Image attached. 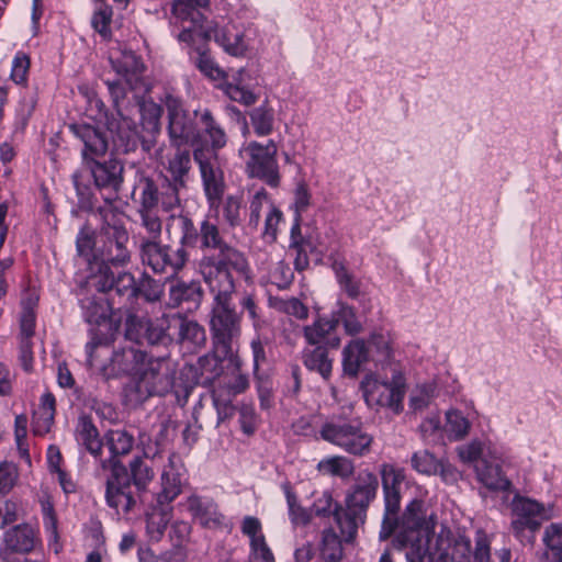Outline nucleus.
I'll return each instance as SVG.
<instances>
[{"mask_svg": "<svg viewBox=\"0 0 562 562\" xmlns=\"http://www.w3.org/2000/svg\"><path fill=\"white\" fill-rule=\"evenodd\" d=\"M206 40H214L223 49L232 56H241L246 52L243 33L232 24L220 26L210 25L204 30Z\"/></svg>", "mask_w": 562, "mask_h": 562, "instance_id": "obj_26", "label": "nucleus"}, {"mask_svg": "<svg viewBox=\"0 0 562 562\" xmlns=\"http://www.w3.org/2000/svg\"><path fill=\"white\" fill-rule=\"evenodd\" d=\"M542 562H562V524L551 522L544 528Z\"/></svg>", "mask_w": 562, "mask_h": 562, "instance_id": "obj_33", "label": "nucleus"}, {"mask_svg": "<svg viewBox=\"0 0 562 562\" xmlns=\"http://www.w3.org/2000/svg\"><path fill=\"white\" fill-rule=\"evenodd\" d=\"M412 468L420 474L445 476L448 467L442 460L437 459L428 450H419L414 452L411 459Z\"/></svg>", "mask_w": 562, "mask_h": 562, "instance_id": "obj_39", "label": "nucleus"}, {"mask_svg": "<svg viewBox=\"0 0 562 562\" xmlns=\"http://www.w3.org/2000/svg\"><path fill=\"white\" fill-rule=\"evenodd\" d=\"M77 251L88 262L89 274L80 289V303L85 322L88 324V341L86 344V364L93 368L99 357L97 349L105 345L101 326L105 323V261L102 255L94 252L95 232L85 225L76 240Z\"/></svg>", "mask_w": 562, "mask_h": 562, "instance_id": "obj_1", "label": "nucleus"}, {"mask_svg": "<svg viewBox=\"0 0 562 562\" xmlns=\"http://www.w3.org/2000/svg\"><path fill=\"white\" fill-rule=\"evenodd\" d=\"M175 374L176 366L170 357L146 356L135 381L125 389L126 401L136 406L150 396L167 394L173 386Z\"/></svg>", "mask_w": 562, "mask_h": 562, "instance_id": "obj_6", "label": "nucleus"}, {"mask_svg": "<svg viewBox=\"0 0 562 562\" xmlns=\"http://www.w3.org/2000/svg\"><path fill=\"white\" fill-rule=\"evenodd\" d=\"M383 491L400 492L405 481L404 469L397 468L391 463H383L380 467Z\"/></svg>", "mask_w": 562, "mask_h": 562, "instance_id": "obj_49", "label": "nucleus"}, {"mask_svg": "<svg viewBox=\"0 0 562 562\" xmlns=\"http://www.w3.org/2000/svg\"><path fill=\"white\" fill-rule=\"evenodd\" d=\"M392 382H381L367 375L361 382V389L368 405L387 407L394 414H398L403 411L405 386L402 373L396 367H392Z\"/></svg>", "mask_w": 562, "mask_h": 562, "instance_id": "obj_12", "label": "nucleus"}, {"mask_svg": "<svg viewBox=\"0 0 562 562\" xmlns=\"http://www.w3.org/2000/svg\"><path fill=\"white\" fill-rule=\"evenodd\" d=\"M378 488V476L371 471H362L346 496V508L335 506L334 519L346 543L356 539L358 528L364 522L367 509L375 498Z\"/></svg>", "mask_w": 562, "mask_h": 562, "instance_id": "obj_4", "label": "nucleus"}, {"mask_svg": "<svg viewBox=\"0 0 562 562\" xmlns=\"http://www.w3.org/2000/svg\"><path fill=\"white\" fill-rule=\"evenodd\" d=\"M56 400L50 392H45L40 398L38 407L33 413L32 429L36 436L49 432L55 418Z\"/></svg>", "mask_w": 562, "mask_h": 562, "instance_id": "obj_31", "label": "nucleus"}, {"mask_svg": "<svg viewBox=\"0 0 562 562\" xmlns=\"http://www.w3.org/2000/svg\"><path fill=\"white\" fill-rule=\"evenodd\" d=\"M37 540V532L31 525H16L5 531L1 555L9 560L11 553L26 554L35 548Z\"/></svg>", "mask_w": 562, "mask_h": 562, "instance_id": "obj_24", "label": "nucleus"}, {"mask_svg": "<svg viewBox=\"0 0 562 562\" xmlns=\"http://www.w3.org/2000/svg\"><path fill=\"white\" fill-rule=\"evenodd\" d=\"M154 476L153 469L140 459L131 462V474L124 465L112 460L111 477L108 479V506L114 508L117 514L128 513L136 504L132 494L131 479L134 485L143 491Z\"/></svg>", "mask_w": 562, "mask_h": 562, "instance_id": "obj_7", "label": "nucleus"}, {"mask_svg": "<svg viewBox=\"0 0 562 562\" xmlns=\"http://www.w3.org/2000/svg\"><path fill=\"white\" fill-rule=\"evenodd\" d=\"M326 346H316L303 349L302 362L308 371L318 373L324 380H329L333 371V359Z\"/></svg>", "mask_w": 562, "mask_h": 562, "instance_id": "obj_30", "label": "nucleus"}, {"mask_svg": "<svg viewBox=\"0 0 562 562\" xmlns=\"http://www.w3.org/2000/svg\"><path fill=\"white\" fill-rule=\"evenodd\" d=\"M172 329L176 342L182 350L196 353L206 345L205 328L195 319L189 318L182 313L171 314Z\"/></svg>", "mask_w": 562, "mask_h": 562, "instance_id": "obj_18", "label": "nucleus"}, {"mask_svg": "<svg viewBox=\"0 0 562 562\" xmlns=\"http://www.w3.org/2000/svg\"><path fill=\"white\" fill-rule=\"evenodd\" d=\"M133 445L134 438L126 430L117 429L108 432V448L113 457L130 453Z\"/></svg>", "mask_w": 562, "mask_h": 562, "instance_id": "obj_50", "label": "nucleus"}, {"mask_svg": "<svg viewBox=\"0 0 562 562\" xmlns=\"http://www.w3.org/2000/svg\"><path fill=\"white\" fill-rule=\"evenodd\" d=\"M269 305L276 311L293 316L299 321L308 317V307L296 297H270Z\"/></svg>", "mask_w": 562, "mask_h": 562, "instance_id": "obj_47", "label": "nucleus"}, {"mask_svg": "<svg viewBox=\"0 0 562 562\" xmlns=\"http://www.w3.org/2000/svg\"><path fill=\"white\" fill-rule=\"evenodd\" d=\"M78 434L80 442L93 457H101L103 442L100 437L99 430L92 420L82 416L79 419Z\"/></svg>", "mask_w": 562, "mask_h": 562, "instance_id": "obj_41", "label": "nucleus"}, {"mask_svg": "<svg viewBox=\"0 0 562 562\" xmlns=\"http://www.w3.org/2000/svg\"><path fill=\"white\" fill-rule=\"evenodd\" d=\"M115 292L119 296L133 299L137 296V284L134 276L124 267L114 268L108 265V293Z\"/></svg>", "mask_w": 562, "mask_h": 562, "instance_id": "obj_32", "label": "nucleus"}, {"mask_svg": "<svg viewBox=\"0 0 562 562\" xmlns=\"http://www.w3.org/2000/svg\"><path fill=\"white\" fill-rule=\"evenodd\" d=\"M277 153L278 147L273 139L265 145L251 140L239 149L248 177L260 179L272 188L279 187L281 179Z\"/></svg>", "mask_w": 562, "mask_h": 562, "instance_id": "obj_9", "label": "nucleus"}, {"mask_svg": "<svg viewBox=\"0 0 562 562\" xmlns=\"http://www.w3.org/2000/svg\"><path fill=\"white\" fill-rule=\"evenodd\" d=\"M140 226L145 231L138 232L139 246L150 239L160 240L162 224L156 211L139 210Z\"/></svg>", "mask_w": 562, "mask_h": 562, "instance_id": "obj_46", "label": "nucleus"}, {"mask_svg": "<svg viewBox=\"0 0 562 562\" xmlns=\"http://www.w3.org/2000/svg\"><path fill=\"white\" fill-rule=\"evenodd\" d=\"M333 319H336V328L341 323L345 333L349 336H356L363 331L362 323L359 321L356 310L342 302L337 303V310L330 314Z\"/></svg>", "mask_w": 562, "mask_h": 562, "instance_id": "obj_43", "label": "nucleus"}, {"mask_svg": "<svg viewBox=\"0 0 562 562\" xmlns=\"http://www.w3.org/2000/svg\"><path fill=\"white\" fill-rule=\"evenodd\" d=\"M146 324V336L145 342L149 345H166L172 340V335L169 330L172 329L173 325L170 315H162L156 319L145 318Z\"/></svg>", "mask_w": 562, "mask_h": 562, "instance_id": "obj_36", "label": "nucleus"}, {"mask_svg": "<svg viewBox=\"0 0 562 562\" xmlns=\"http://www.w3.org/2000/svg\"><path fill=\"white\" fill-rule=\"evenodd\" d=\"M249 119L258 136H267L273 131L274 111L267 101L252 109L249 112Z\"/></svg>", "mask_w": 562, "mask_h": 562, "instance_id": "obj_44", "label": "nucleus"}, {"mask_svg": "<svg viewBox=\"0 0 562 562\" xmlns=\"http://www.w3.org/2000/svg\"><path fill=\"white\" fill-rule=\"evenodd\" d=\"M199 271L212 301L229 300L236 293V278L248 277L249 263L244 252L221 258L202 257Z\"/></svg>", "mask_w": 562, "mask_h": 562, "instance_id": "obj_5", "label": "nucleus"}, {"mask_svg": "<svg viewBox=\"0 0 562 562\" xmlns=\"http://www.w3.org/2000/svg\"><path fill=\"white\" fill-rule=\"evenodd\" d=\"M451 562H473L471 541L467 537H458L453 541L450 553Z\"/></svg>", "mask_w": 562, "mask_h": 562, "instance_id": "obj_63", "label": "nucleus"}, {"mask_svg": "<svg viewBox=\"0 0 562 562\" xmlns=\"http://www.w3.org/2000/svg\"><path fill=\"white\" fill-rule=\"evenodd\" d=\"M510 528L514 536L521 543L532 544L535 533L540 529L543 521L552 518L551 508L529 497L516 495L512 499Z\"/></svg>", "mask_w": 562, "mask_h": 562, "instance_id": "obj_10", "label": "nucleus"}, {"mask_svg": "<svg viewBox=\"0 0 562 562\" xmlns=\"http://www.w3.org/2000/svg\"><path fill=\"white\" fill-rule=\"evenodd\" d=\"M110 92L116 108V116L108 122V131L111 132L113 149L117 153L133 150L138 140V133L135 121L131 116V110H122L119 104L120 93L116 83L111 85Z\"/></svg>", "mask_w": 562, "mask_h": 562, "instance_id": "obj_16", "label": "nucleus"}, {"mask_svg": "<svg viewBox=\"0 0 562 562\" xmlns=\"http://www.w3.org/2000/svg\"><path fill=\"white\" fill-rule=\"evenodd\" d=\"M372 359L369 346L363 339H352L342 349L341 363L344 373L356 378L362 367Z\"/></svg>", "mask_w": 562, "mask_h": 562, "instance_id": "obj_27", "label": "nucleus"}, {"mask_svg": "<svg viewBox=\"0 0 562 562\" xmlns=\"http://www.w3.org/2000/svg\"><path fill=\"white\" fill-rule=\"evenodd\" d=\"M123 165L116 160L108 161V213L113 212L114 222L108 221V265L114 268L125 267L130 262V251L126 247L130 236L125 228L127 216L122 206L127 205V193H123Z\"/></svg>", "mask_w": 562, "mask_h": 562, "instance_id": "obj_3", "label": "nucleus"}, {"mask_svg": "<svg viewBox=\"0 0 562 562\" xmlns=\"http://www.w3.org/2000/svg\"><path fill=\"white\" fill-rule=\"evenodd\" d=\"M234 356H223L212 347V351L198 359V368L202 378V383H212L223 373V361L232 359Z\"/></svg>", "mask_w": 562, "mask_h": 562, "instance_id": "obj_37", "label": "nucleus"}, {"mask_svg": "<svg viewBox=\"0 0 562 562\" xmlns=\"http://www.w3.org/2000/svg\"><path fill=\"white\" fill-rule=\"evenodd\" d=\"M110 60L115 72L122 77L119 81H114V83L119 87L120 98L125 95L124 85L130 89H136L140 82L142 75L145 70V65L142 59L132 50H122L119 55H114L113 53L110 55ZM113 82H108V88L110 89Z\"/></svg>", "mask_w": 562, "mask_h": 562, "instance_id": "obj_19", "label": "nucleus"}, {"mask_svg": "<svg viewBox=\"0 0 562 562\" xmlns=\"http://www.w3.org/2000/svg\"><path fill=\"white\" fill-rule=\"evenodd\" d=\"M78 134L85 144V166L89 169L95 188L102 190L105 187V136L99 127L91 125L80 126Z\"/></svg>", "mask_w": 562, "mask_h": 562, "instance_id": "obj_15", "label": "nucleus"}, {"mask_svg": "<svg viewBox=\"0 0 562 562\" xmlns=\"http://www.w3.org/2000/svg\"><path fill=\"white\" fill-rule=\"evenodd\" d=\"M497 460L496 457H491V460L483 459L475 467L476 479L491 491L506 492L510 490L512 482L502 472Z\"/></svg>", "mask_w": 562, "mask_h": 562, "instance_id": "obj_28", "label": "nucleus"}, {"mask_svg": "<svg viewBox=\"0 0 562 562\" xmlns=\"http://www.w3.org/2000/svg\"><path fill=\"white\" fill-rule=\"evenodd\" d=\"M249 386L247 375L243 373H234L226 375L212 390V401L217 413V424H221L234 415L235 407L233 398L244 393Z\"/></svg>", "mask_w": 562, "mask_h": 562, "instance_id": "obj_17", "label": "nucleus"}, {"mask_svg": "<svg viewBox=\"0 0 562 562\" xmlns=\"http://www.w3.org/2000/svg\"><path fill=\"white\" fill-rule=\"evenodd\" d=\"M319 554L324 562H341L344 559L342 541L333 528L322 531Z\"/></svg>", "mask_w": 562, "mask_h": 562, "instance_id": "obj_38", "label": "nucleus"}, {"mask_svg": "<svg viewBox=\"0 0 562 562\" xmlns=\"http://www.w3.org/2000/svg\"><path fill=\"white\" fill-rule=\"evenodd\" d=\"M288 507L289 516L294 525H306L311 520V514L303 508L299 503L295 493L292 491L289 484L283 485Z\"/></svg>", "mask_w": 562, "mask_h": 562, "instance_id": "obj_55", "label": "nucleus"}, {"mask_svg": "<svg viewBox=\"0 0 562 562\" xmlns=\"http://www.w3.org/2000/svg\"><path fill=\"white\" fill-rule=\"evenodd\" d=\"M34 307L35 302L32 300L23 301L22 303V313L20 316V339L32 340L36 323Z\"/></svg>", "mask_w": 562, "mask_h": 562, "instance_id": "obj_56", "label": "nucleus"}, {"mask_svg": "<svg viewBox=\"0 0 562 562\" xmlns=\"http://www.w3.org/2000/svg\"><path fill=\"white\" fill-rule=\"evenodd\" d=\"M385 514L382 520L379 533L380 540H386L391 537L397 526V513L401 507V493L393 491H383Z\"/></svg>", "mask_w": 562, "mask_h": 562, "instance_id": "obj_35", "label": "nucleus"}, {"mask_svg": "<svg viewBox=\"0 0 562 562\" xmlns=\"http://www.w3.org/2000/svg\"><path fill=\"white\" fill-rule=\"evenodd\" d=\"M183 506L205 528L217 529L226 526L225 516L220 513L217 505L211 498L192 494L186 499Z\"/></svg>", "mask_w": 562, "mask_h": 562, "instance_id": "obj_25", "label": "nucleus"}, {"mask_svg": "<svg viewBox=\"0 0 562 562\" xmlns=\"http://www.w3.org/2000/svg\"><path fill=\"white\" fill-rule=\"evenodd\" d=\"M200 248L204 251L202 257L221 258L241 254L224 239L218 226L210 220H204L200 224Z\"/></svg>", "mask_w": 562, "mask_h": 562, "instance_id": "obj_23", "label": "nucleus"}, {"mask_svg": "<svg viewBox=\"0 0 562 562\" xmlns=\"http://www.w3.org/2000/svg\"><path fill=\"white\" fill-rule=\"evenodd\" d=\"M194 64L202 74L213 80L224 78V71L220 69L213 58L205 50L198 52V57L195 58Z\"/></svg>", "mask_w": 562, "mask_h": 562, "instance_id": "obj_60", "label": "nucleus"}, {"mask_svg": "<svg viewBox=\"0 0 562 562\" xmlns=\"http://www.w3.org/2000/svg\"><path fill=\"white\" fill-rule=\"evenodd\" d=\"M184 481L182 461L176 453H171L160 475L161 490L157 495L158 504L165 505L173 502L182 492Z\"/></svg>", "mask_w": 562, "mask_h": 562, "instance_id": "obj_20", "label": "nucleus"}, {"mask_svg": "<svg viewBox=\"0 0 562 562\" xmlns=\"http://www.w3.org/2000/svg\"><path fill=\"white\" fill-rule=\"evenodd\" d=\"M243 198L240 195H228L222 204V213L225 223L236 227L241 223Z\"/></svg>", "mask_w": 562, "mask_h": 562, "instance_id": "obj_54", "label": "nucleus"}, {"mask_svg": "<svg viewBox=\"0 0 562 562\" xmlns=\"http://www.w3.org/2000/svg\"><path fill=\"white\" fill-rule=\"evenodd\" d=\"M19 480L18 467L12 462L0 463V495L8 494Z\"/></svg>", "mask_w": 562, "mask_h": 562, "instance_id": "obj_61", "label": "nucleus"}, {"mask_svg": "<svg viewBox=\"0 0 562 562\" xmlns=\"http://www.w3.org/2000/svg\"><path fill=\"white\" fill-rule=\"evenodd\" d=\"M368 344L374 348L375 356H371L376 363H389L392 357L391 338L386 334L373 333L368 339Z\"/></svg>", "mask_w": 562, "mask_h": 562, "instance_id": "obj_52", "label": "nucleus"}, {"mask_svg": "<svg viewBox=\"0 0 562 562\" xmlns=\"http://www.w3.org/2000/svg\"><path fill=\"white\" fill-rule=\"evenodd\" d=\"M162 166L169 178L166 177L164 180L161 201L166 209H172L180 203L179 190L186 187L191 170L190 149L182 146L176 147L166 156Z\"/></svg>", "mask_w": 562, "mask_h": 562, "instance_id": "obj_13", "label": "nucleus"}, {"mask_svg": "<svg viewBox=\"0 0 562 562\" xmlns=\"http://www.w3.org/2000/svg\"><path fill=\"white\" fill-rule=\"evenodd\" d=\"M36 106L34 94H25L21 98L15 109L14 132L22 133L31 119Z\"/></svg>", "mask_w": 562, "mask_h": 562, "instance_id": "obj_51", "label": "nucleus"}, {"mask_svg": "<svg viewBox=\"0 0 562 562\" xmlns=\"http://www.w3.org/2000/svg\"><path fill=\"white\" fill-rule=\"evenodd\" d=\"M311 201L312 194L306 182H297L293 198V210L297 220H302V214L311 206Z\"/></svg>", "mask_w": 562, "mask_h": 562, "instance_id": "obj_59", "label": "nucleus"}, {"mask_svg": "<svg viewBox=\"0 0 562 562\" xmlns=\"http://www.w3.org/2000/svg\"><path fill=\"white\" fill-rule=\"evenodd\" d=\"M238 304L240 312H237L233 299L211 303L209 326L212 345L223 356H234L236 351L241 335L243 312H247L255 328L260 326L261 319L255 293L243 291Z\"/></svg>", "mask_w": 562, "mask_h": 562, "instance_id": "obj_2", "label": "nucleus"}, {"mask_svg": "<svg viewBox=\"0 0 562 562\" xmlns=\"http://www.w3.org/2000/svg\"><path fill=\"white\" fill-rule=\"evenodd\" d=\"M193 156L200 168L206 198L214 205L224 192L223 172L215 155L206 156L202 149H195Z\"/></svg>", "mask_w": 562, "mask_h": 562, "instance_id": "obj_21", "label": "nucleus"}, {"mask_svg": "<svg viewBox=\"0 0 562 562\" xmlns=\"http://www.w3.org/2000/svg\"><path fill=\"white\" fill-rule=\"evenodd\" d=\"M319 437L349 456L362 458L371 453L374 437L360 418L333 416L319 429Z\"/></svg>", "mask_w": 562, "mask_h": 562, "instance_id": "obj_8", "label": "nucleus"}, {"mask_svg": "<svg viewBox=\"0 0 562 562\" xmlns=\"http://www.w3.org/2000/svg\"><path fill=\"white\" fill-rule=\"evenodd\" d=\"M491 537L483 530L475 532V547L472 552L474 562H490L491 561Z\"/></svg>", "mask_w": 562, "mask_h": 562, "instance_id": "obj_62", "label": "nucleus"}, {"mask_svg": "<svg viewBox=\"0 0 562 562\" xmlns=\"http://www.w3.org/2000/svg\"><path fill=\"white\" fill-rule=\"evenodd\" d=\"M143 265L155 273L177 274L189 260V254L183 247L172 248L161 245L160 240H147L139 249Z\"/></svg>", "mask_w": 562, "mask_h": 562, "instance_id": "obj_14", "label": "nucleus"}, {"mask_svg": "<svg viewBox=\"0 0 562 562\" xmlns=\"http://www.w3.org/2000/svg\"><path fill=\"white\" fill-rule=\"evenodd\" d=\"M316 469L324 475L338 476L341 479L350 477L355 472L352 460L345 456H331L322 459Z\"/></svg>", "mask_w": 562, "mask_h": 562, "instance_id": "obj_40", "label": "nucleus"}, {"mask_svg": "<svg viewBox=\"0 0 562 562\" xmlns=\"http://www.w3.org/2000/svg\"><path fill=\"white\" fill-rule=\"evenodd\" d=\"M146 324L144 317L126 313L125 338L136 344H145Z\"/></svg>", "mask_w": 562, "mask_h": 562, "instance_id": "obj_57", "label": "nucleus"}, {"mask_svg": "<svg viewBox=\"0 0 562 562\" xmlns=\"http://www.w3.org/2000/svg\"><path fill=\"white\" fill-rule=\"evenodd\" d=\"M178 229L180 233L179 247H193L198 240L200 241V228L196 229L191 218L188 216L172 217L169 228Z\"/></svg>", "mask_w": 562, "mask_h": 562, "instance_id": "obj_45", "label": "nucleus"}, {"mask_svg": "<svg viewBox=\"0 0 562 562\" xmlns=\"http://www.w3.org/2000/svg\"><path fill=\"white\" fill-rule=\"evenodd\" d=\"M165 106L168 113V135L172 146L194 145L202 140L199 124L201 111L195 110L192 117L183 109L181 100L171 94L166 95Z\"/></svg>", "mask_w": 562, "mask_h": 562, "instance_id": "obj_11", "label": "nucleus"}, {"mask_svg": "<svg viewBox=\"0 0 562 562\" xmlns=\"http://www.w3.org/2000/svg\"><path fill=\"white\" fill-rule=\"evenodd\" d=\"M202 290L198 282L177 281L169 288L168 306L176 308L183 302L199 303Z\"/></svg>", "mask_w": 562, "mask_h": 562, "instance_id": "obj_34", "label": "nucleus"}, {"mask_svg": "<svg viewBox=\"0 0 562 562\" xmlns=\"http://www.w3.org/2000/svg\"><path fill=\"white\" fill-rule=\"evenodd\" d=\"M31 60L29 55L18 52L12 60L11 79L16 85L26 86Z\"/></svg>", "mask_w": 562, "mask_h": 562, "instance_id": "obj_58", "label": "nucleus"}, {"mask_svg": "<svg viewBox=\"0 0 562 562\" xmlns=\"http://www.w3.org/2000/svg\"><path fill=\"white\" fill-rule=\"evenodd\" d=\"M470 428V422L460 411L450 409L446 413V430L449 438L461 440L469 434Z\"/></svg>", "mask_w": 562, "mask_h": 562, "instance_id": "obj_48", "label": "nucleus"}, {"mask_svg": "<svg viewBox=\"0 0 562 562\" xmlns=\"http://www.w3.org/2000/svg\"><path fill=\"white\" fill-rule=\"evenodd\" d=\"M146 353L135 348H123L114 351L111 358L112 371L116 374H133L135 378L144 367Z\"/></svg>", "mask_w": 562, "mask_h": 562, "instance_id": "obj_29", "label": "nucleus"}, {"mask_svg": "<svg viewBox=\"0 0 562 562\" xmlns=\"http://www.w3.org/2000/svg\"><path fill=\"white\" fill-rule=\"evenodd\" d=\"M169 517L162 509H155L146 517V532L151 541H159L167 528Z\"/></svg>", "mask_w": 562, "mask_h": 562, "instance_id": "obj_53", "label": "nucleus"}, {"mask_svg": "<svg viewBox=\"0 0 562 562\" xmlns=\"http://www.w3.org/2000/svg\"><path fill=\"white\" fill-rule=\"evenodd\" d=\"M200 133L209 137L213 149H220L226 145V134L223 128L215 122L212 113L204 109L201 111Z\"/></svg>", "mask_w": 562, "mask_h": 562, "instance_id": "obj_42", "label": "nucleus"}, {"mask_svg": "<svg viewBox=\"0 0 562 562\" xmlns=\"http://www.w3.org/2000/svg\"><path fill=\"white\" fill-rule=\"evenodd\" d=\"M301 331L310 347L326 346L336 349L341 342L336 334V319L330 315H317L311 324L303 326Z\"/></svg>", "mask_w": 562, "mask_h": 562, "instance_id": "obj_22", "label": "nucleus"}, {"mask_svg": "<svg viewBox=\"0 0 562 562\" xmlns=\"http://www.w3.org/2000/svg\"><path fill=\"white\" fill-rule=\"evenodd\" d=\"M250 562H274V557L265 538L254 539L250 543Z\"/></svg>", "mask_w": 562, "mask_h": 562, "instance_id": "obj_64", "label": "nucleus"}]
</instances>
